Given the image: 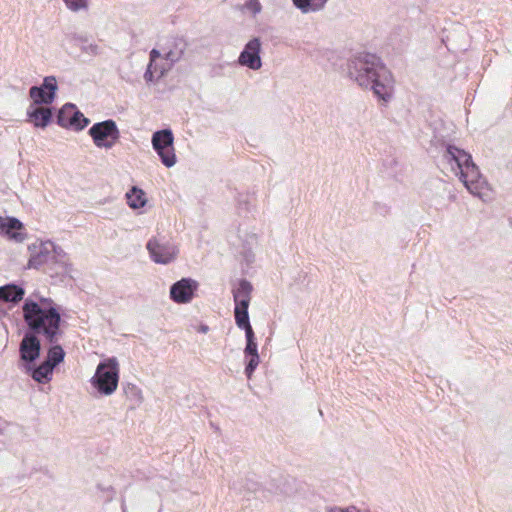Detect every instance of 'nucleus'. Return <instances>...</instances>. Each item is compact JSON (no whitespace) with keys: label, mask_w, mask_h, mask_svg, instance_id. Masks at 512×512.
Returning a JSON list of instances; mask_svg holds the SVG:
<instances>
[{"label":"nucleus","mask_w":512,"mask_h":512,"mask_svg":"<svg viewBox=\"0 0 512 512\" xmlns=\"http://www.w3.org/2000/svg\"><path fill=\"white\" fill-rule=\"evenodd\" d=\"M348 75L360 87L372 90L378 99L388 102L392 97L393 76L375 54L355 55L348 62Z\"/></svg>","instance_id":"f257e3e1"},{"label":"nucleus","mask_w":512,"mask_h":512,"mask_svg":"<svg viewBox=\"0 0 512 512\" xmlns=\"http://www.w3.org/2000/svg\"><path fill=\"white\" fill-rule=\"evenodd\" d=\"M23 319L28 331L34 335H42L50 344L57 343L62 336L60 328L62 319L51 298L40 297L39 301L31 298L24 300Z\"/></svg>","instance_id":"f03ea898"},{"label":"nucleus","mask_w":512,"mask_h":512,"mask_svg":"<svg viewBox=\"0 0 512 512\" xmlns=\"http://www.w3.org/2000/svg\"><path fill=\"white\" fill-rule=\"evenodd\" d=\"M119 369L116 358L100 362L91 379L92 386L102 395H111L117 388Z\"/></svg>","instance_id":"7ed1b4c3"},{"label":"nucleus","mask_w":512,"mask_h":512,"mask_svg":"<svg viewBox=\"0 0 512 512\" xmlns=\"http://www.w3.org/2000/svg\"><path fill=\"white\" fill-rule=\"evenodd\" d=\"M151 143L164 166L171 168L176 164L174 135L171 129L155 131L152 134Z\"/></svg>","instance_id":"20e7f679"},{"label":"nucleus","mask_w":512,"mask_h":512,"mask_svg":"<svg viewBox=\"0 0 512 512\" xmlns=\"http://www.w3.org/2000/svg\"><path fill=\"white\" fill-rule=\"evenodd\" d=\"M88 134L98 148L106 149H111L120 137L116 122L112 119L93 124Z\"/></svg>","instance_id":"39448f33"},{"label":"nucleus","mask_w":512,"mask_h":512,"mask_svg":"<svg viewBox=\"0 0 512 512\" xmlns=\"http://www.w3.org/2000/svg\"><path fill=\"white\" fill-rule=\"evenodd\" d=\"M56 123L63 128L81 131L89 125L90 120L78 110L75 104L66 103L59 109Z\"/></svg>","instance_id":"423d86ee"},{"label":"nucleus","mask_w":512,"mask_h":512,"mask_svg":"<svg viewBox=\"0 0 512 512\" xmlns=\"http://www.w3.org/2000/svg\"><path fill=\"white\" fill-rule=\"evenodd\" d=\"M58 89L57 80L54 76H47L39 86H32L29 90V96L33 100L31 105H49L56 96Z\"/></svg>","instance_id":"0eeeda50"},{"label":"nucleus","mask_w":512,"mask_h":512,"mask_svg":"<svg viewBox=\"0 0 512 512\" xmlns=\"http://www.w3.org/2000/svg\"><path fill=\"white\" fill-rule=\"evenodd\" d=\"M198 282L192 278H182L170 287V299L177 304H187L192 301L198 289Z\"/></svg>","instance_id":"6e6552de"},{"label":"nucleus","mask_w":512,"mask_h":512,"mask_svg":"<svg viewBox=\"0 0 512 512\" xmlns=\"http://www.w3.org/2000/svg\"><path fill=\"white\" fill-rule=\"evenodd\" d=\"M41 354V342L34 333L26 332L19 345L20 360L23 368L34 364Z\"/></svg>","instance_id":"1a4fd4ad"},{"label":"nucleus","mask_w":512,"mask_h":512,"mask_svg":"<svg viewBox=\"0 0 512 512\" xmlns=\"http://www.w3.org/2000/svg\"><path fill=\"white\" fill-rule=\"evenodd\" d=\"M0 235L15 243H22L27 238L24 224L13 216H0Z\"/></svg>","instance_id":"9d476101"},{"label":"nucleus","mask_w":512,"mask_h":512,"mask_svg":"<svg viewBox=\"0 0 512 512\" xmlns=\"http://www.w3.org/2000/svg\"><path fill=\"white\" fill-rule=\"evenodd\" d=\"M260 52L261 40L258 37H254L245 44L238 57V63L249 69L259 70L262 67Z\"/></svg>","instance_id":"9b49d317"},{"label":"nucleus","mask_w":512,"mask_h":512,"mask_svg":"<svg viewBox=\"0 0 512 512\" xmlns=\"http://www.w3.org/2000/svg\"><path fill=\"white\" fill-rule=\"evenodd\" d=\"M457 176H459L467 190L474 195H480L481 189L486 184V180L482 177L478 166L474 162L470 166H466V169Z\"/></svg>","instance_id":"f8f14e48"},{"label":"nucleus","mask_w":512,"mask_h":512,"mask_svg":"<svg viewBox=\"0 0 512 512\" xmlns=\"http://www.w3.org/2000/svg\"><path fill=\"white\" fill-rule=\"evenodd\" d=\"M53 119L51 108L41 105H30L27 109V121L37 128L47 127Z\"/></svg>","instance_id":"ddd939ff"},{"label":"nucleus","mask_w":512,"mask_h":512,"mask_svg":"<svg viewBox=\"0 0 512 512\" xmlns=\"http://www.w3.org/2000/svg\"><path fill=\"white\" fill-rule=\"evenodd\" d=\"M30 256H61L63 249L50 240L36 241L28 246Z\"/></svg>","instance_id":"4468645a"},{"label":"nucleus","mask_w":512,"mask_h":512,"mask_svg":"<svg viewBox=\"0 0 512 512\" xmlns=\"http://www.w3.org/2000/svg\"><path fill=\"white\" fill-rule=\"evenodd\" d=\"M253 291L252 284L246 279H240L237 287H233L232 295L235 306H249L251 294Z\"/></svg>","instance_id":"2eb2a0df"},{"label":"nucleus","mask_w":512,"mask_h":512,"mask_svg":"<svg viewBox=\"0 0 512 512\" xmlns=\"http://www.w3.org/2000/svg\"><path fill=\"white\" fill-rule=\"evenodd\" d=\"M24 370L34 381L44 384L51 380L54 367L43 361L38 366H35V363L31 364L25 367Z\"/></svg>","instance_id":"dca6fc26"},{"label":"nucleus","mask_w":512,"mask_h":512,"mask_svg":"<svg viewBox=\"0 0 512 512\" xmlns=\"http://www.w3.org/2000/svg\"><path fill=\"white\" fill-rule=\"evenodd\" d=\"M46 261V267L44 268V272L48 274L50 277H66L73 278L71 275L70 266L64 262L59 260L58 258H44Z\"/></svg>","instance_id":"f3484780"},{"label":"nucleus","mask_w":512,"mask_h":512,"mask_svg":"<svg viewBox=\"0 0 512 512\" xmlns=\"http://www.w3.org/2000/svg\"><path fill=\"white\" fill-rule=\"evenodd\" d=\"M147 250L150 256H176L179 253L174 247H171L168 242H161L156 238H152L147 242Z\"/></svg>","instance_id":"a211bd4d"},{"label":"nucleus","mask_w":512,"mask_h":512,"mask_svg":"<svg viewBox=\"0 0 512 512\" xmlns=\"http://www.w3.org/2000/svg\"><path fill=\"white\" fill-rule=\"evenodd\" d=\"M25 291L16 284H6L0 287V302L17 303L23 299Z\"/></svg>","instance_id":"6ab92c4d"},{"label":"nucleus","mask_w":512,"mask_h":512,"mask_svg":"<svg viewBox=\"0 0 512 512\" xmlns=\"http://www.w3.org/2000/svg\"><path fill=\"white\" fill-rule=\"evenodd\" d=\"M187 48L186 41L181 37H176L172 41V48H170L164 55L165 60L171 62V65L178 62Z\"/></svg>","instance_id":"aec40b11"},{"label":"nucleus","mask_w":512,"mask_h":512,"mask_svg":"<svg viewBox=\"0 0 512 512\" xmlns=\"http://www.w3.org/2000/svg\"><path fill=\"white\" fill-rule=\"evenodd\" d=\"M328 0H292L302 13L317 12L324 8Z\"/></svg>","instance_id":"412c9836"},{"label":"nucleus","mask_w":512,"mask_h":512,"mask_svg":"<svg viewBox=\"0 0 512 512\" xmlns=\"http://www.w3.org/2000/svg\"><path fill=\"white\" fill-rule=\"evenodd\" d=\"M126 198L129 207L132 209H139L144 207L147 201L143 190L135 186L126 193Z\"/></svg>","instance_id":"4be33fe9"},{"label":"nucleus","mask_w":512,"mask_h":512,"mask_svg":"<svg viewBox=\"0 0 512 512\" xmlns=\"http://www.w3.org/2000/svg\"><path fill=\"white\" fill-rule=\"evenodd\" d=\"M248 308L249 306H244V308L241 306L234 307L235 323L239 329H242L245 332L253 330L250 324Z\"/></svg>","instance_id":"5701e85b"},{"label":"nucleus","mask_w":512,"mask_h":512,"mask_svg":"<svg viewBox=\"0 0 512 512\" xmlns=\"http://www.w3.org/2000/svg\"><path fill=\"white\" fill-rule=\"evenodd\" d=\"M64 358L65 351L63 350L62 346L54 343L51 344V347L48 349L44 361L50 363V365L55 368L57 365L64 361Z\"/></svg>","instance_id":"b1692460"},{"label":"nucleus","mask_w":512,"mask_h":512,"mask_svg":"<svg viewBox=\"0 0 512 512\" xmlns=\"http://www.w3.org/2000/svg\"><path fill=\"white\" fill-rule=\"evenodd\" d=\"M472 163L473 160L471 154L459 148L458 162L456 164V167L452 166L451 169L456 175H458L464 169H466V166H470Z\"/></svg>","instance_id":"393cba45"},{"label":"nucleus","mask_w":512,"mask_h":512,"mask_svg":"<svg viewBox=\"0 0 512 512\" xmlns=\"http://www.w3.org/2000/svg\"><path fill=\"white\" fill-rule=\"evenodd\" d=\"M239 238L242 240L245 249L243 256H249L252 253L253 247L257 244V234L245 232L243 235L242 230L239 229Z\"/></svg>","instance_id":"a878e982"},{"label":"nucleus","mask_w":512,"mask_h":512,"mask_svg":"<svg viewBox=\"0 0 512 512\" xmlns=\"http://www.w3.org/2000/svg\"><path fill=\"white\" fill-rule=\"evenodd\" d=\"M245 337H246V346L244 349L245 356L259 355L254 331L253 330L246 331Z\"/></svg>","instance_id":"bb28decb"},{"label":"nucleus","mask_w":512,"mask_h":512,"mask_svg":"<svg viewBox=\"0 0 512 512\" xmlns=\"http://www.w3.org/2000/svg\"><path fill=\"white\" fill-rule=\"evenodd\" d=\"M459 148L452 144H447L443 153V158L447 161L451 167H456L458 162Z\"/></svg>","instance_id":"cd10ccee"},{"label":"nucleus","mask_w":512,"mask_h":512,"mask_svg":"<svg viewBox=\"0 0 512 512\" xmlns=\"http://www.w3.org/2000/svg\"><path fill=\"white\" fill-rule=\"evenodd\" d=\"M253 195L249 193H239L236 199L237 208L240 212H250L252 207Z\"/></svg>","instance_id":"c85d7f7f"},{"label":"nucleus","mask_w":512,"mask_h":512,"mask_svg":"<svg viewBox=\"0 0 512 512\" xmlns=\"http://www.w3.org/2000/svg\"><path fill=\"white\" fill-rule=\"evenodd\" d=\"M246 358V365H245V375L247 376L248 379H251L254 371L256 370L259 362H260V358H259V355H253V356H245Z\"/></svg>","instance_id":"c756f323"},{"label":"nucleus","mask_w":512,"mask_h":512,"mask_svg":"<svg viewBox=\"0 0 512 512\" xmlns=\"http://www.w3.org/2000/svg\"><path fill=\"white\" fill-rule=\"evenodd\" d=\"M124 390L126 396L133 400L135 403H140L142 401L141 390L137 386L128 384Z\"/></svg>","instance_id":"7c9ffc66"},{"label":"nucleus","mask_w":512,"mask_h":512,"mask_svg":"<svg viewBox=\"0 0 512 512\" xmlns=\"http://www.w3.org/2000/svg\"><path fill=\"white\" fill-rule=\"evenodd\" d=\"M68 9L73 12H78L82 9H87L88 0H63Z\"/></svg>","instance_id":"2f4dec72"},{"label":"nucleus","mask_w":512,"mask_h":512,"mask_svg":"<svg viewBox=\"0 0 512 512\" xmlns=\"http://www.w3.org/2000/svg\"><path fill=\"white\" fill-rule=\"evenodd\" d=\"M243 9H246L253 16H256L262 11V5L259 0H246Z\"/></svg>","instance_id":"473e14b6"},{"label":"nucleus","mask_w":512,"mask_h":512,"mask_svg":"<svg viewBox=\"0 0 512 512\" xmlns=\"http://www.w3.org/2000/svg\"><path fill=\"white\" fill-rule=\"evenodd\" d=\"M172 67L171 63L166 66L165 64H157L154 63L153 69L156 72V80H159L160 78L164 77L165 74L168 72V70Z\"/></svg>","instance_id":"72a5a7b5"},{"label":"nucleus","mask_w":512,"mask_h":512,"mask_svg":"<svg viewBox=\"0 0 512 512\" xmlns=\"http://www.w3.org/2000/svg\"><path fill=\"white\" fill-rule=\"evenodd\" d=\"M46 261L47 260H45L44 258H29L27 268H35V269L42 268L44 270V268L47 265Z\"/></svg>","instance_id":"f704fd0d"},{"label":"nucleus","mask_w":512,"mask_h":512,"mask_svg":"<svg viewBox=\"0 0 512 512\" xmlns=\"http://www.w3.org/2000/svg\"><path fill=\"white\" fill-rule=\"evenodd\" d=\"M155 74L156 72L154 71L153 69V65L152 63H149L147 65V68H146V71L144 73V79L147 83H153L156 79H155Z\"/></svg>","instance_id":"c9c22d12"},{"label":"nucleus","mask_w":512,"mask_h":512,"mask_svg":"<svg viewBox=\"0 0 512 512\" xmlns=\"http://www.w3.org/2000/svg\"><path fill=\"white\" fill-rule=\"evenodd\" d=\"M81 49L90 55H97L99 53V47L96 44L82 45Z\"/></svg>","instance_id":"e433bc0d"},{"label":"nucleus","mask_w":512,"mask_h":512,"mask_svg":"<svg viewBox=\"0 0 512 512\" xmlns=\"http://www.w3.org/2000/svg\"><path fill=\"white\" fill-rule=\"evenodd\" d=\"M160 57H161L160 51L158 49L153 48L149 53V58H150L149 63H152V65H154V63H156L157 59H159Z\"/></svg>","instance_id":"4c0bfd02"},{"label":"nucleus","mask_w":512,"mask_h":512,"mask_svg":"<svg viewBox=\"0 0 512 512\" xmlns=\"http://www.w3.org/2000/svg\"><path fill=\"white\" fill-rule=\"evenodd\" d=\"M9 423L0 417V435H4L8 429Z\"/></svg>","instance_id":"58836bf2"},{"label":"nucleus","mask_w":512,"mask_h":512,"mask_svg":"<svg viewBox=\"0 0 512 512\" xmlns=\"http://www.w3.org/2000/svg\"><path fill=\"white\" fill-rule=\"evenodd\" d=\"M71 38L72 40L82 43L83 45H85V43L87 42V39L81 35L73 34L71 35Z\"/></svg>","instance_id":"ea45409f"},{"label":"nucleus","mask_w":512,"mask_h":512,"mask_svg":"<svg viewBox=\"0 0 512 512\" xmlns=\"http://www.w3.org/2000/svg\"><path fill=\"white\" fill-rule=\"evenodd\" d=\"M71 38L72 40L82 43L83 45H85V43L87 42V39L81 35L73 34L71 35Z\"/></svg>","instance_id":"a19ab883"},{"label":"nucleus","mask_w":512,"mask_h":512,"mask_svg":"<svg viewBox=\"0 0 512 512\" xmlns=\"http://www.w3.org/2000/svg\"><path fill=\"white\" fill-rule=\"evenodd\" d=\"M172 258H153V260L158 264L167 265L170 263Z\"/></svg>","instance_id":"79ce46f5"},{"label":"nucleus","mask_w":512,"mask_h":512,"mask_svg":"<svg viewBox=\"0 0 512 512\" xmlns=\"http://www.w3.org/2000/svg\"><path fill=\"white\" fill-rule=\"evenodd\" d=\"M209 330L208 326L207 325H201L200 328H199V331L202 332V333H207Z\"/></svg>","instance_id":"37998d69"},{"label":"nucleus","mask_w":512,"mask_h":512,"mask_svg":"<svg viewBox=\"0 0 512 512\" xmlns=\"http://www.w3.org/2000/svg\"><path fill=\"white\" fill-rule=\"evenodd\" d=\"M159 512H161V511H159Z\"/></svg>","instance_id":"c03bdc74"}]
</instances>
